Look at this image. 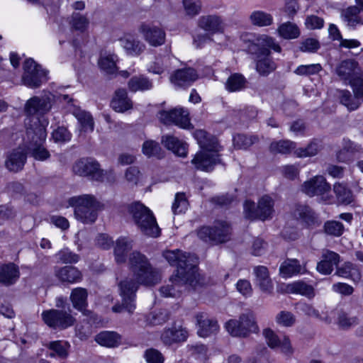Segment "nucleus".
Segmentation results:
<instances>
[{"instance_id":"nucleus-1","label":"nucleus","mask_w":363,"mask_h":363,"mask_svg":"<svg viewBox=\"0 0 363 363\" xmlns=\"http://www.w3.org/2000/svg\"><path fill=\"white\" fill-rule=\"evenodd\" d=\"M129 264L133 273L119 284L121 304L113 306L115 313L126 311L133 314L135 309V293L140 284L154 286L161 280L160 272L153 268L147 257L139 252H133L129 257Z\"/></svg>"},{"instance_id":"nucleus-2","label":"nucleus","mask_w":363,"mask_h":363,"mask_svg":"<svg viewBox=\"0 0 363 363\" xmlns=\"http://www.w3.org/2000/svg\"><path fill=\"white\" fill-rule=\"evenodd\" d=\"M163 257L170 265L176 266V273L171 280L178 286L180 283L189 284L196 287L200 281L197 272V257L194 255L183 252L181 250H167Z\"/></svg>"},{"instance_id":"nucleus-3","label":"nucleus","mask_w":363,"mask_h":363,"mask_svg":"<svg viewBox=\"0 0 363 363\" xmlns=\"http://www.w3.org/2000/svg\"><path fill=\"white\" fill-rule=\"evenodd\" d=\"M249 49L257 56L256 69L260 75L267 76L276 69V63L270 57V49L280 52L281 48L274 38L266 35H259Z\"/></svg>"},{"instance_id":"nucleus-4","label":"nucleus","mask_w":363,"mask_h":363,"mask_svg":"<svg viewBox=\"0 0 363 363\" xmlns=\"http://www.w3.org/2000/svg\"><path fill=\"white\" fill-rule=\"evenodd\" d=\"M69 205L74 208L76 219L84 224H92L98 218L102 204L91 194L71 197Z\"/></svg>"},{"instance_id":"nucleus-5","label":"nucleus","mask_w":363,"mask_h":363,"mask_svg":"<svg viewBox=\"0 0 363 363\" xmlns=\"http://www.w3.org/2000/svg\"><path fill=\"white\" fill-rule=\"evenodd\" d=\"M128 211L132 215L134 223L145 235L157 238L160 235L156 218L149 208L139 201L131 203Z\"/></svg>"},{"instance_id":"nucleus-6","label":"nucleus","mask_w":363,"mask_h":363,"mask_svg":"<svg viewBox=\"0 0 363 363\" xmlns=\"http://www.w3.org/2000/svg\"><path fill=\"white\" fill-rule=\"evenodd\" d=\"M274 200L267 195L259 199L257 206L253 201L247 200L243 205L245 216L250 220L271 219L274 211Z\"/></svg>"},{"instance_id":"nucleus-7","label":"nucleus","mask_w":363,"mask_h":363,"mask_svg":"<svg viewBox=\"0 0 363 363\" xmlns=\"http://www.w3.org/2000/svg\"><path fill=\"white\" fill-rule=\"evenodd\" d=\"M230 226L226 221L216 220L211 227L201 228L198 236L206 242L218 244L230 240Z\"/></svg>"},{"instance_id":"nucleus-8","label":"nucleus","mask_w":363,"mask_h":363,"mask_svg":"<svg viewBox=\"0 0 363 363\" xmlns=\"http://www.w3.org/2000/svg\"><path fill=\"white\" fill-rule=\"evenodd\" d=\"M23 84L31 89H36L48 80V72L33 59H27L23 63Z\"/></svg>"},{"instance_id":"nucleus-9","label":"nucleus","mask_w":363,"mask_h":363,"mask_svg":"<svg viewBox=\"0 0 363 363\" xmlns=\"http://www.w3.org/2000/svg\"><path fill=\"white\" fill-rule=\"evenodd\" d=\"M225 328L235 337H246L250 333L257 330L255 315L251 311L240 315L238 320H230L225 323Z\"/></svg>"},{"instance_id":"nucleus-10","label":"nucleus","mask_w":363,"mask_h":363,"mask_svg":"<svg viewBox=\"0 0 363 363\" xmlns=\"http://www.w3.org/2000/svg\"><path fill=\"white\" fill-rule=\"evenodd\" d=\"M44 323L51 328L64 330L74 325L75 318L71 314V310L50 309L41 313Z\"/></svg>"},{"instance_id":"nucleus-11","label":"nucleus","mask_w":363,"mask_h":363,"mask_svg":"<svg viewBox=\"0 0 363 363\" xmlns=\"http://www.w3.org/2000/svg\"><path fill=\"white\" fill-rule=\"evenodd\" d=\"M331 186L325 178L321 175L315 176L304 182L301 185V191L307 196L313 197L320 196L321 199L327 201L329 199Z\"/></svg>"},{"instance_id":"nucleus-12","label":"nucleus","mask_w":363,"mask_h":363,"mask_svg":"<svg viewBox=\"0 0 363 363\" xmlns=\"http://www.w3.org/2000/svg\"><path fill=\"white\" fill-rule=\"evenodd\" d=\"M72 171L77 175L89 177L96 181H101L104 176L99 162L90 157L77 160L72 167Z\"/></svg>"},{"instance_id":"nucleus-13","label":"nucleus","mask_w":363,"mask_h":363,"mask_svg":"<svg viewBox=\"0 0 363 363\" xmlns=\"http://www.w3.org/2000/svg\"><path fill=\"white\" fill-rule=\"evenodd\" d=\"M354 96L348 90L340 91V99L342 104L350 110L357 109L363 102V78L352 81L351 85Z\"/></svg>"},{"instance_id":"nucleus-14","label":"nucleus","mask_w":363,"mask_h":363,"mask_svg":"<svg viewBox=\"0 0 363 363\" xmlns=\"http://www.w3.org/2000/svg\"><path fill=\"white\" fill-rule=\"evenodd\" d=\"M158 118L165 125L174 124L182 128H188L191 125L189 112L182 108L160 111L158 113Z\"/></svg>"},{"instance_id":"nucleus-15","label":"nucleus","mask_w":363,"mask_h":363,"mask_svg":"<svg viewBox=\"0 0 363 363\" xmlns=\"http://www.w3.org/2000/svg\"><path fill=\"white\" fill-rule=\"evenodd\" d=\"M360 68L357 61L352 59H347L340 62L335 68V72L338 77L345 81L351 82L359 78H363L359 74Z\"/></svg>"},{"instance_id":"nucleus-16","label":"nucleus","mask_w":363,"mask_h":363,"mask_svg":"<svg viewBox=\"0 0 363 363\" xmlns=\"http://www.w3.org/2000/svg\"><path fill=\"white\" fill-rule=\"evenodd\" d=\"M139 31L144 39L152 46L158 47L165 42L164 30L156 26L143 23L139 27Z\"/></svg>"},{"instance_id":"nucleus-17","label":"nucleus","mask_w":363,"mask_h":363,"mask_svg":"<svg viewBox=\"0 0 363 363\" xmlns=\"http://www.w3.org/2000/svg\"><path fill=\"white\" fill-rule=\"evenodd\" d=\"M293 216L307 227H316L320 224L317 214L308 206L297 203L292 211Z\"/></svg>"},{"instance_id":"nucleus-18","label":"nucleus","mask_w":363,"mask_h":363,"mask_svg":"<svg viewBox=\"0 0 363 363\" xmlns=\"http://www.w3.org/2000/svg\"><path fill=\"white\" fill-rule=\"evenodd\" d=\"M51 107L50 95L33 96L26 101L25 112L28 116L43 115L48 112Z\"/></svg>"},{"instance_id":"nucleus-19","label":"nucleus","mask_w":363,"mask_h":363,"mask_svg":"<svg viewBox=\"0 0 363 363\" xmlns=\"http://www.w3.org/2000/svg\"><path fill=\"white\" fill-rule=\"evenodd\" d=\"M218 152L199 151L191 160L196 169L204 172H211L215 165L220 162Z\"/></svg>"},{"instance_id":"nucleus-20","label":"nucleus","mask_w":363,"mask_h":363,"mask_svg":"<svg viewBox=\"0 0 363 363\" xmlns=\"http://www.w3.org/2000/svg\"><path fill=\"white\" fill-rule=\"evenodd\" d=\"M48 123L42 122L40 119L37 118L33 124L27 128L26 130V147L31 145L32 143H36L38 145L45 143L47 133L46 125Z\"/></svg>"},{"instance_id":"nucleus-21","label":"nucleus","mask_w":363,"mask_h":363,"mask_svg":"<svg viewBox=\"0 0 363 363\" xmlns=\"http://www.w3.org/2000/svg\"><path fill=\"white\" fill-rule=\"evenodd\" d=\"M340 262V255L331 250H324L322 259L318 263L316 269L323 274H330Z\"/></svg>"},{"instance_id":"nucleus-22","label":"nucleus","mask_w":363,"mask_h":363,"mask_svg":"<svg viewBox=\"0 0 363 363\" xmlns=\"http://www.w3.org/2000/svg\"><path fill=\"white\" fill-rule=\"evenodd\" d=\"M198 77L195 69L184 68L177 69L170 77V80L175 86L185 87L190 86Z\"/></svg>"},{"instance_id":"nucleus-23","label":"nucleus","mask_w":363,"mask_h":363,"mask_svg":"<svg viewBox=\"0 0 363 363\" xmlns=\"http://www.w3.org/2000/svg\"><path fill=\"white\" fill-rule=\"evenodd\" d=\"M55 277L62 283L74 284L82 280V273L73 266H65L55 269Z\"/></svg>"},{"instance_id":"nucleus-24","label":"nucleus","mask_w":363,"mask_h":363,"mask_svg":"<svg viewBox=\"0 0 363 363\" xmlns=\"http://www.w3.org/2000/svg\"><path fill=\"white\" fill-rule=\"evenodd\" d=\"M188 337L187 330L182 326H172L165 328L161 335L162 342L167 345H172L174 343L184 342Z\"/></svg>"},{"instance_id":"nucleus-25","label":"nucleus","mask_w":363,"mask_h":363,"mask_svg":"<svg viewBox=\"0 0 363 363\" xmlns=\"http://www.w3.org/2000/svg\"><path fill=\"white\" fill-rule=\"evenodd\" d=\"M26 159V151L21 147L15 149L8 155L5 162L6 167L9 171L17 172L23 169Z\"/></svg>"},{"instance_id":"nucleus-26","label":"nucleus","mask_w":363,"mask_h":363,"mask_svg":"<svg viewBox=\"0 0 363 363\" xmlns=\"http://www.w3.org/2000/svg\"><path fill=\"white\" fill-rule=\"evenodd\" d=\"M196 318L199 325L198 334L199 336L206 337L218 330L219 326L217 321L209 318L206 314L203 313H199Z\"/></svg>"},{"instance_id":"nucleus-27","label":"nucleus","mask_w":363,"mask_h":363,"mask_svg":"<svg viewBox=\"0 0 363 363\" xmlns=\"http://www.w3.org/2000/svg\"><path fill=\"white\" fill-rule=\"evenodd\" d=\"M111 106L116 111L123 113L133 108V101L125 89H118L115 91Z\"/></svg>"},{"instance_id":"nucleus-28","label":"nucleus","mask_w":363,"mask_h":363,"mask_svg":"<svg viewBox=\"0 0 363 363\" xmlns=\"http://www.w3.org/2000/svg\"><path fill=\"white\" fill-rule=\"evenodd\" d=\"M162 143L164 146L180 157H186L187 154V144L177 137L166 135L162 138Z\"/></svg>"},{"instance_id":"nucleus-29","label":"nucleus","mask_w":363,"mask_h":363,"mask_svg":"<svg viewBox=\"0 0 363 363\" xmlns=\"http://www.w3.org/2000/svg\"><path fill=\"white\" fill-rule=\"evenodd\" d=\"M18 267L13 263L0 266V283L9 286L13 284L19 278Z\"/></svg>"},{"instance_id":"nucleus-30","label":"nucleus","mask_w":363,"mask_h":363,"mask_svg":"<svg viewBox=\"0 0 363 363\" xmlns=\"http://www.w3.org/2000/svg\"><path fill=\"white\" fill-rule=\"evenodd\" d=\"M256 277V284L265 293H270L273 289V284L269 277L268 269L264 266H257L254 268Z\"/></svg>"},{"instance_id":"nucleus-31","label":"nucleus","mask_w":363,"mask_h":363,"mask_svg":"<svg viewBox=\"0 0 363 363\" xmlns=\"http://www.w3.org/2000/svg\"><path fill=\"white\" fill-rule=\"evenodd\" d=\"M199 26L212 33L222 32L224 28L222 20L217 16H201L199 20Z\"/></svg>"},{"instance_id":"nucleus-32","label":"nucleus","mask_w":363,"mask_h":363,"mask_svg":"<svg viewBox=\"0 0 363 363\" xmlns=\"http://www.w3.org/2000/svg\"><path fill=\"white\" fill-rule=\"evenodd\" d=\"M360 12L358 6H349L342 11V18L348 27L355 28L358 25H363V16L360 15Z\"/></svg>"},{"instance_id":"nucleus-33","label":"nucleus","mask_w":363,"mask_h":363,"mask_svg":"<svg viewBox=\"0 0 363 363\" xmlns=\"http://www.w3.org/2000/svg\"><path fill=\"white\" fill-rule=\"evenodd\" d=\"M95 340L104 347H116L121 344V337L116 332L103 331L96 335Z\"/></svg>"},{"instance_id":"nucleus-34","label":"nucleus","mask_w":363,"mask_h":363,"mask_svg":"<svg viewBox=\"0 0 363 363\" xmlns=\"http://www.w3.org/2000/svg\"><path fill=\"white\" fill-rule=\"evenodd\" d=\"M132 247V240L127 238H121L116 240L114 255L117 263H124L126 261L127 254Z\"/></svg>"},{"instance_id":"nucleus-35","label":"nucleus","mask_w":363,"mask_h":363,"mask_svg":"<svg viewBox=\"0 0 363 363\" xmlns=\"http://www.w3.org/2000/svg\"><path fill=\"white\" fill-rule=\"evenodd\" d=\"M87 296L86 289L81 287L74 289L70 294V300L74 308L84 311L87 306Z\"/></svg>"},{"instance_id":"nucleus-36","label":"nucleus","mask_w":363,"mask_h":363,"mask_svg":"<svg viewBox=\"0 0 363 363\" xmlns=\"http://www.w3.org/2000/svg\"><path fill=\"white\" fill-rule=\"evenodd\" d=\"M287 290L292 294H298L308 298L315 296L314 288L303 281H294L287 285Z\"/></svg>"},{"instance_id":"nucleus-37","label":"nucleus","mask_w":363,"mask_h":363,"mask_svg":"<svg viewBox=\"0 0 363 363\" xmlns=\"http://www.w3.org/2000/svg\"><path fill=\"white\" fill-rule=\"evenodd\" d=\"M247 85V80L240 73L231 74L225 82V88L230 92L240 91L245 89Z\"/></svg>"},{"instance_id":"nucleus-38","label":"nucleus","mask_w":363,"mask_h":363,"mask_svg":"<svg viewBox=\"0 0 363 363\" xmlns=\"http://www.w3.org/2000/svg\"><path fill=\"white\" fill-rule=\"evenodd\" d=\"M128 89L132 92L144 91L152 87V82L143 75L133 77L128 83Z\"/></svg>"},{"instance_id":"nucleus-39","label":"nucleus","mask_w":363,"mask_h":363,"mask_svg":"<svg viewBox=\"0 0 363 363\" xmlns=\"http://www.w3.org/2000/svg\"><path fill=\"white\" fill-rule=\"evenodd\" d=\"M333 191L338 202L342 204H350L354 201L352 191L342 183H335L333 185Z\"/></svg>"},{"instance_id":"nucleus-40","label":"nucleus","mask_w":363,"mask_h":363,"mask_svg":"<svg viewBox=\"0 0 363 363\" xmlns=\"http://www.w3.org/2000/svg\"><path fill=\"white\" fill-rule=\"evenodd\" d=\"M26 152L35 160L39 161H45L50 157V154L44 146V143L38 145V143L33 142L31 145L27 147Z\"/></svg>"},{"instance_id":"nucleus-41","label":"nucleus","mask_w":363,"mask_h":363,"mask_svg":"<svg viewBox=\"0 0 363 363\" xmlns=\"http://www.w3.org/2000/svg\"><path fill=\"white\" fill-rule=\"evenodd\" d=\"M301 266L296 259H286L280 266L279 272L283 277H290L301 272Z\"/></svg>"},{"instance_id":"nucleus-42","label":"nucleus","mask_w":363,"mask_h":363,"mask_svg":"<svg viewBox=\"0 0 363 363\" xmlns=\"http://www.w3.org/2000/svg\"><path fill=\"white\" fill-rule=\"evenodd\" d=\"M170 317L169 312L166 309H160L150 313L145 317V321L150 325H159L166 323Z\"/></svg>"},{"instance_id":"nucleus-43","label":"nucleus","mask_w":363,"mask_h":363,"mask_svg":"<svg viewBox=\"0 0 363 363\" xmlns=\"http://www.w3.org/2000/svg\"><path fill=\"white\" fill-rule=\"evenodd\" d=\"M117 60L118 57L114 54L101 56L99 60V65L107 74H113L117 71Z\"/></svg>"},{"instance_id":"nucleus-44","label":"nucleus","mask_w":363,"mask_h":363,"mask_svg":"<svg viewBox=\"0 0 363 363\" xmlns=\"http://www.w3.org/2000/svg\"><path fill=\"white\" fill-rule=\"evenodd\" d=\"M295 148L296 143L288 140L274 141L269 146V150L273 154H289Z\"/></svg>"},{"instance_id":"nucleus-45","label":"nucleus","mask_w":363,"mask_h":363,"mask_svg":"<svg viewBox=\"0 0 363 363\" xmlns=\"http://www.w3.org/2000/svg\"><path fill=\"white\" fill-rule=\"evenodd\" d=\"M122 46L130 55H140L145 48V45L140 41L130 37L121 40Z\"/></svg>"},{"instance_id":"nucleus-46","label":"nucleus","mask_w":363,"mask_h":363,"mask_svg":"<svg viewBox=\"0 0 363 363\" xmlns=\"http://www.w3.org/2000/svg\"><path fill=\"white\" fill-rule=\"evenodd\" d=\"M281 37L284 39H295L300 35L298 26L291 22L284 23L277 29Z\"/></svg>"},{"instance_id":"nucleus-47","label":"nucleus","mask_w":363,"mask_h":363,"mask_svg":"<svg viewBox=\"0 0 363 363\" xmlns=\"http://www.w3.org/2000/svg\"><path fill=\"white\" fill-rule=\"evenodd\" d=\"M259 138L257 135H247L237 134L233 137V145L238 149H247L253 144L257 143Z\"/></svg>"},{"instance_id":"nucleus-48","label":"nucleus","mask_w":363,"mask_h":363,"mask_svg":"<svg viewBox=\"0 0 363 363\" xmlns=\"http://www.w3.org/2000/svg\"><path fill=\"white\" fill-rule=\"evenodd\" d=\"M250 20L253 25L258 26H270L273 22L271 14L261 11H254L250 15Z\"/></svg>"},{"instance_id":"nucleus-49","label":"nucleus","mask_w":363,"mask_h":363,"mask_svg":"<svg viewBox=\"0 0 363 363\" xmlns=\"http://www.w3.org/2000/svg\"><path fill=\"white\" fill-rule=\"evenodd\" d=\"M143 153L148 157H157L161 158L163 156L162 149L158 143L154 140H147L143 145Z\"/></svg>"},{"instance_id":"nucleus-50","label":"nucleus","mask_w":363,"mask_h":363,"mask_svg":"<svg viewBox=\"0 0 363 363\" xmlns=\"http://www.w3.org/2000/svg\"><path fill=\"white\" fill-rule=\"evenodd\" d=\"M169 281L171 282V284H167L160 289V292L164 297H177L179 296L182 286L184 285H189V284L180 283L177 286L176 284L171 280V277L169 278Z\"/></svg>"},{"instance_id":"nucleus-51","label":"nucleus","mask_w":363,"mask_h":363,"mask_svg":"<svg viewBox=\"0 0 363 363\" xmlns=\"http://www.w3.org/2000/svg\"><path fill=\"white\" fill-rule=\"evenodd\" d=\"M47 347L56 353L57 356L65 359L68 356L67 349L69 345L65 342L57 340L52 341L47 344Z\"/></svg>"},{"instance_id":"nucleus-52","label":"nucleus","mask_w":363,"mask_h":363,"mask_svg":"<svg viewBox=\"0 0 363 363\" xmlns=\"http://www.w3.org/2000/svg\"><path fill=\"white\" fill-rule=\"evenodd\" d=\"M76 116L84 131H92L94 130V121L89 113L80 111L77 113Z\"/></svg>"},{"instance_id":"nucleus-53","label":"nucleus","mask_w":363,"mask_h":363,"mask_svg":"<svg viewBox=\"0 0 363 363\" xmlns=\"http://www.w3.org/2000/svg\"><path fill=\"white\" fill-rule=\"evenodd\" d=\"M169 56L163 57H157L153 65L150 67V69L155 74H161L165 71H168L170 67Z\"/></svg>"},{"instance_id":"nucleus-54","label":"nucleus","mask_w":363,"mask_h":363,"mask_svg":"<svg viewBox=\"0 0 363 363\" xmlns=\"http://www.w3.org/2000/svg\"><path fill=\"white\" fill-rule=\"evenodd\" d=\"M188 201L184 193H177L175 195V199L172 206L174 214L182 213L188 208Z\"/></svg>"},{"instance_id":"nucleus-55","label":"nucleus","mask_w":363,"mask_h":363,"mask_svg":"<svg viewBox=\"0 0 363 363\" xmlns=\"http://www.w3.org/2000/svg\"><path fill=\"white\" fill-rule=\"evenodd\" d=\"M337 319L340 327L343 329H349L359 323V318L357 316H350L344 311L339 313Z\"/></svg>"},{"instance_id":"nucleus-56","label":"nucleus","mask_w":363,"mask_h":363,"mask_svg":"<svg viewBox=\"0 0 363 363\" xmlns=\"http://www.w3.org/2000/svg\"><path fill=\"white\" fill-rule=\"evenodd\" d=\"M325 233L333 236H340L344 231L342 223L335 220L327 221L324 225Z\"/></svg>"},{"instance_id":"nucleus-57","label":"nucleus","mask_w":363,"mask_h":363,"mask_svg":"<svg viewBox=\"0 0 363 363\" xmlns=\"http://www.w3.org/2000/svg\"><path fill=\"white\" fill-rule=\"evenodd\" d=\"M89 23V21L85 16L79 13H72L71 24L75 30L83 32L86 29Z\"/></svg>"},{"instance_id":"nucleus-58","label":"nucleus","mask_w":363,"mask_h":363,"mask_svg":"<svg viewBox=\"0 0 363 363\" xmlns=\"http://www.w3.org/2000/svg\"><path fill=\"white\" fill-rule=\"evenodd\" d=\"M320 146L317 142L312 141L305 148H298L295 151V154L298 157H311L315 155L319 151Z\"/></svg>"},{"instance_id":"nucleus-59","label":"nucleus","mask_w":363,"mask_h":363,"mask_svg":"<svg viewBox=\"0 0 363 363\" xmlns=\"http://www.w3.org/2000/svg\"><path fill=\"white\" fill-rule=\"evenodd\" d=\"M276 321L279 325L291 327L295 323L296 318L291 312L283 311L277 315Z\"/></svg>"},{"instance_id":"nucleus-60","label":"nucleus","mask_w":363,"mask_h":363,"mask_svg":"<svg viewBox=\"0 0 363 363\" xmlns=\"http://www.w3.org/2000/svg\"><path fill=\"white\" fill-rule=\"evenodd\" d=\"M322 67L320 64H311L308 65H300L298 66L294 72L298 75H313L318 74Z\"/></svg>"},{"instance_id":"nucleus-61","label":"nucleus","mask_w":363,"mask_h":363,"mask_svg":"<svg viewBox=\"0 0 363 363\" xmlns=\"http://www.w3.org/2000/svg\"><path fill=\"white\" fill-rule=\"evenodd\" d=\"M57 256L62 263L65 264L77 263L79 260V256L67 248L60 250Z\"/></svg>"},{"instance_id":"nucleus-62","label":"nucleus","mask_w":363,"mask_h":363,"mask_svg":"<svg viewBox=\"0 0 363 363\" xmlns=\"http://www.w3.org/2000/svg\"><path fill=\"white\" fill-rule=\"evenodd\" d=\"M263 335L266 339L267 343L272 349H277L279 347L281 338L278 337L275 333L269 328L264 329Z\"/></svg>"},{"instance_id":"nucleus-63","label":"nucleus","mask_w":363,"mask_h":363,"mask_svg":"<svg viewBox=\"0 0 363 363\" xmlns=\"http://www.w3.org/2000/svg\"><path fill=\"white\" fill-rule=\"evenodd\" d=\"M281 174L286 179L294 180L299 174V167L296 164H287L280 168Z\"/></svg>"},{"instance_id":"nucleus-64","label":"nucleus","mask_w":363,"mask_h":363,"mask_svg":"<svg viewBox=\"0 0 363 363\" xmlns=\"http://www.w3.org/2000/svg\"><path fill=\"white\" fill-rule=\"evenodd\" d=\"M144 357L147 363H163L164 357L157 350L151 348L145 352Z\"/></svg>"}]
</instances>
